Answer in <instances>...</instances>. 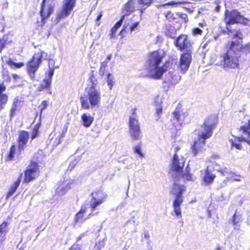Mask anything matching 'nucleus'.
Returning a JSON list of instances; mask_svg holds the SVG:
<instances>
[{
  "mask_svg": "<svg viewBox=\"0 0 250 250\" xmlns=\"http://www.w3.org/2000/svg\"><path fill=\"white\" fill-rule=\"evenodd\" d=\"M173 43L178 50L185 51L181 54L179 62L180 72L185 74L188 69L191 62L193 43L188 35L181 34L175 38Z\"/></svg>",
  "mask_w": 250,
  "mask_h": 250,
  "instance_id": "f257e3e1",
  "label": "nucleus"
},
{
  "mask_svg": "<svg viewBox=\"0 0 250 250\" xmlns=\"http://www.w3.org/2000/svg\"><path fill=\"white\" fill-rule=\"evenodd\" d=\"M224 15V21L228 33L233 34V39H243V35L241 31L240 30L232 29L230 25L238 23L247 25L250 21L249 19L244 17L237 9L226 10Z\"/></svg>",
  "mask_w": 250,
  "mask_h": 250,
  "instance_id": "f03ea898",
  "label": "nucleus"
},
{
  "mask_svg": "<svg viewBox=\"0 0 250 250\" xmlns=\"http://www.w3.org/2000/svg\"><path fill=\"white\" fill-rule=\"evenodd\" d=\"M81 108L84 110L99 107L101 101V92L97 89L85 88V94L80 97Z\"/></svg>",
  "mask_w": 250,
  "mask_h": 250,
  "instance_id": "7ed1b4c3",
  "label": "nucleus"
},
{
  "mask_svg": "<svg viewBox=\"0 0 250 250\" xmlns=\"http://www.w3.org/2000/svg\"><path fill=\"white\" fill-rule=\"evenodd\" d=\"M230 44L229 42L225 44L226 52L220 55V64L224 68L236 69L239 67V57L234 55L236 54L234 49L231 50L229 46Z\"/></svg>",
  "mask_w": 250,
  "mask_h": 250,
  "instance_id": "20e7f679",
  "label": "nucleus"
},
{
  "mask_svg": "<svg viewBox=\"0 0 250 250\" xmlns=\"http://www.w3.org/2000/svg\"><path fill=\"white\" fill-rule=\"evenodd\" d=\"M44 54L45 52L43 50L36 52L26 62V72L28 77L33 81L36 80V73L42 64Z\"/></svg>",
  "mask_w": 250,
  "mask_h": 250,
  "instance_id": "39448f33",
  "label": "nucleus"
},
{
  "mask_svg": "<svg viewBox=\"0 0 250 250\" xmlns=\"http://www.w3.org/2000/svg\"><path fill=\"white\" fill-rule=\"evenodd\" d=\"M218 122V116L215 114H211L206 117L201 125V131L198 137L200 139L206 141L213 134V131L216 128Z\"/></svg>",
  "mask_w": 250,
  "mask_h": 250,
  "instance_id": "423d86ee",
  "label": "nucleus"
},
{
  "mask_svg": "<svg viewBox=\"0 0 250 250\" xmlns=\"http://www.w3.org/2000/svg\"><path fill=\"white\" fill-rule=\"evenodd\" d=\"M186 190V187L174 183L171 190V193L175 195L173 202L174 211L177 217H182V211L180 206L183 202V194Z\"/></svg>",
  "mask_w": 250,
  "mask_h": 250,
  "instance_id": "0eeeda50",
  "label": "nucleus"
},
{
  "mask_svg": "<svg viewBox=\"0 0 250 250\" xmlns=\"http://www.w3.org/2000/svg\"><path fill=\"white\" fill-rule=\"evenodd\" d=\"M33 159H35V161L31 160L29 165L24 170L23 183L28 184L37 179L40 175V166L39 163L37 162L38 157H36L34 155Z\"/></svg>",
  "mask_w": 250,
  "mask_h": 250,
  "instance_id": "6e6552de",
  "label": "nucleus"
},
{
  "mask_svg": "<svg viewBox=\"0 0 250 250\" xmlns=\"http://www.w3.org/2000/svg\"><path fill=\"white\" fill-rule=\"evenodd\" d=\"M136 108L131 110L132 115L130 116L128 123L130 136L132 140H139L142 137V132L140 123L136 118Z\"/></svg>",
  "mask_w": 250,
  "mask_h": 250,
  "instance_id": "1a4fd4ad",
  "label": "nucleus"
},
{
  "mask_svg": "<svg viewBox=\"0 0 250 250\" xmlns=\"http://www.w3.org/2000/svg\"><path fill=\"white\" fill-rule=\"evenodd\" d=\"M176 66L180 68L179 64L178 65L177 59L171 58L166 61L161 66L158 68L154 73L147 76L150 78L159 80L162 78L165 72L174 70Z\"/></svg>",
  "mask_w": 250,
  "mask_h": 250,
  "instance_id": "9d476101",
  "label": "nucleus"
},
{
  "mask_svg": "<svg viewBox=\"0 0 250 250\" xmlns=\"http://www.w3.org/2000/svg\"><path fill=\"white\" fill-rule=\"evenodd\" d=\"M163 59L158 50L152 51L148 54V58L146 61V69L149 72L153 70L156 71L159 65Z\"/></svg>",
  "mask_w": 250,
  "mask_h": 250,
  "instance_id": "9b49d317",
  "label": "nucleus"
},
{
  "mask_svg": "<svg viewBox=\"0 0 250 250\" xmlns=\"http://www.w3.org/2000/svg\"><path fill=\"white\" fill-rule=\"evenodd\" d=\"M76 0H63L61 10L57 13L56 19L60 21L69 15L75 6Z\"/></svg>",
  "mask_w": 250,
  "mask_h": 250,
  "instance_id": "f8f14e48",
  "label": "nucleus"
},
{
  "mask_svg": "<svg viewBox=\"0 0 250 250\" xmlns=\"http://www.w3.org/2000/svg\"><path fill=\"white\" fill-rule=\"evenodd\" d=\"M239 41H229V48L231 50L234 49L237 53H241V55H244L250 58V42L244 45L242 44V39Z\"/></svg>",
  "mask_w": 250,
  "mask_h": 250,
  "instance_id": "ddd939ff",
  "label": "nucleus"
},
{
  "mask_svg": "<svg viewBox=\"0 0 250 250\" xmlns=\"http://www.w3.org/2000/svg\"><path fill=\"white\" fill-rule=\"evenodd\" d=\"M172 114V126L176 131L181 130L184 124L185 113L182 112L180 107L177 106Z\"/></svg>",
  "mask_w": 250,
  "mask_h": 250,
  "instance_id": "4468645a",
  "label": "nucleus"
},
{
  "mask_svg": "<svg viewBox=\"0 0 250 250\" xmlns=\"http://www.w3.org/2000/svg\"><path fill=\"white\" fill-rule=\"evenodd\" d=\"M92 198L90 207L92 211L96 209L97 207L104 203L107 198V194L101 190L93 192L91 194Z\"/></svg>",
  "mask_w": 250,
  "mask_h": 250,
  "instance_id": "2eb2a0df",
  "label": "nucleus"
},
{
  "mask_svg": "<svg viewBox=\"0 0 250 250\" xmlns=\"http://www.w3.org/2000/svg\"><path fill=\"white\" fill-rule=\"evenodd\" d=\"M47 0H42L41 4L40 14L41 16V21L42 24L45 22V20L48 19L53 13L54 6L53 4H46Z\"/></svg>",
  "mask_w": 250,
  "mask_h": 250,
  "instance_id": "dca6fc26",
  "label": "nucleus"
},
{
  "mask_svg": "<svg viewBox=\"0 0 250 250\" xmlns=\"http://www.w3.org/2000/svg\"><path fill=\"white\" fill-rule=\"evenodd\" d=\"M29 139V135L28 131L25 130H21L19 132V136L17 140V150L20 154L25 147L27 146V144Z\"/></svg>",
  "mask_w": 250,
  "mask_h": 250,
  "instance_id": "f3484780",
  "label": "nucleus"
},
{
  "mask_svg": "<svg viewBox=\"0 0 250 250\" xmlns=\"http://www.w3.org/2000/svg\"><path fill=\"white\" fill-rule=\"evenodd\" d=\"M135 10V0H128L124 4L122 9V13L123 15L120 19L124 21L125 17L130 15Z\"/></svg>",
  "mask_w": 250,
  "mask_h": 250,
  "instance_id": "a211bd4d",
  "label": "nucleus"
},
{
  "mask_svg": "<svg viewBox=\"0 0 250 250\" xmlns=\"http://www.w3.org/2000/svg\"><path fill=\"white\" fill-rule=\"evenodd\" d=\"M185 163V160L179 159L177 153H175L172 160L171 168L173 171L181 173L183 171Z\"/></svg>",
  "mask_w": 250,
  "mask_h": 250,
  "instance_id": "6ab92c4d",
  "label": "nucleus"
},
{
  "mask_svg": "<svg viewBox=\"0 0 250 250\" xmlns=\"http://www.w3.org/2000/svg\"><path fill=\"white\" fill-rule=\"evenodd\" d=\"M206 143V141L202 139H200L199 137H198L197 139L194 142L191 146V153L192 155L195 156L201 152L204 149Z\"/></svg>",
  "mask_w": 250,
  "mask_h": 250,
  "instance_id": "aec40b11",
  "label": "nucleus"
},
{
  "mask_svg": "<svg viewBox=\"0 0 250 250\" xmlns=\"http://www.w3.org/2000/svg\"><path fill=\"white\" fill-rule=\"evenodd\" d=\"M72 182L68 183L63 181L59 182L57 188L55 190L56 194L58 196H61L66 193L71 188Z\"/></svg>",
  "mask_w": 250,
  "mask_h": 250,
  "instance_id": "412c9836",
  "label": "nucleus"
},
{
  "mask_svg": "<svg viewBox=\"0 0 250 250\" xmlns=\"http://www.w3.org/2000/svg\"><path fill=\"white\" fill-rule=\"evenodd\" d=\"M241 142H245L250 146V139L246 138L243 136H241L235 137L234 140L230 141L231 146L234 147L238 150H242L243 147L241 144L240 143Z\"/></svg>",
  "mask_w": 250,
  "mask_h": 250,
  "instance_id": "4be33fe9",
  "label": "nucleus"
},
{
  "mask_svg": "<svg viewBox=\"0 0 250 250\" xmlns=\"http://www.w3.org/2000/svg\"><path fill=\"white\" fill-rule=\"evenodd\" d=\"M48 70L45 72V79L50 81L52 83V78L54 73V70L56 68L55 66V61L51 59L48 60Z\"/></svg>",
  "mask_w": 250,
  "mask_h": 250,
  "instance_id": "5701e85b",
  "label": "nucleus"
},
{
  "mask_svg": "<svg viewBox=\"0 0 250 250\" xmlns=\"http://www.w3.org/2000/svg\"><path fill=\"white\" fill-rule=\"evenodd\" d=\"M37 90L38 92L46 90L48 94H51V82L44 78L42 80V82L40 83Z\"/></svg>",
  "mask_w": 250,
  "mask_h": 250,
  "instance_id": "b1692460",
  "label": "nucleus"
},
{
  "mask_svg": "<svg viewBox=\"0 0 250 250\" xmlns=\"http://www.w3.org/2000/svg\"><path fill=\"white\" fill-rule=\"evenodd\" d=\"M88 81L90 84H88L85 88L90 89H96V87L98 84V81L94 74V71L91 70L89 73Z\"/></svg>",
  "mask_w": 250,
  "mask_h": 250,
  "instance_id": "393cba45",
  "label": "nucleus"
},
{
  "mask_svg": "<svg viewBox=\"0 0 250 250\" xmlns=\"http://www.w3.org/2000/svg\"><path fill=\"white\" fill-rule=\"evenodd\" d=\"M154 1V0H137L138 4L140 6L139 10L141 16L144 13L145 9L151 6Z\"/></svg>",
  "mask_w": 250,
  "mask_h": 250,
  "instance_id": "a878e982",
  "label": "nucleus"
},
{
  "mask_svg": "<svg viewBox=\"0 0 250 250\" xmlns=\"http://www.w3.org/2000/svg\"><path fill=\"white\" fill-rule=\"evenodd\" d=\"M21 177L22 173H21L20 176L16 180V181H15L14 183L10 186V187L9 188L6 194L7 198L12 196L13 194L16 192L17 189L18 188V187L20 184Z\"/></svg>",
  "mask_w": 250,
  "mask_h": 250,
  "instance_id": "bb28decb",
  "label": "nucleus"
},
{
  "mask_svg": "<svg viewBox=\"0 0 250 250\" xmlns=\"http://www.w3.org/2000/svg\"><path fill=\"white\" fill-rule=\"evenodd\" d=\"M215 177V174L211 173V172L207 168L205 170L203 181L205 185H209L213 183Z\"/></svg>",
  "mask_w": 250,
  "mask_h": 250,
  "instance_id": "cd10ccee",
  "label": "nucleus"
},
{
  "mask_svg": "<svg viewBox=\"0 0 250 250\" xmlns=\"http://www.w3.org/2000/svg\"><path fill=\"white\" fill-rule=\"evenodd\" d=\"M81 119L83 122V125L86 127H89L93 123L94 119L88 114L83 113L81 115Z\"/></svg>",
  "mask_w": 250,
  "mask_h": 250,
  "instance_id": "c85d7f7f",
  "label": "nucleus"
},
{
  "mask_svg": "<svg viewBox=\"0 0 250 250\" xmlns=\"http://www.w3.org/2000/svg\"><path fill=\"white\" fill-rule=\"evenodd\" d=\"M176 33L177 30L174 26L171 24H168L166 26L165 34L167 36L170 38H174Z\"/></svg>",
  "mask_w": 250,
  "mask_h": 250,
  "instance_id": "c756f323",
  "label": "nucleus"
},
{
  "mask_svg": "<svg viewBox=\"0 0 250 250\" xmlns=\"http://www.w3.org/2000/svg\"><path fill=\"white\" fill-rule=\"evenodd\" d=\"M123 21H124L122 20V19H120L111 28L109 33V37L110 39H113L116 37L117 30L121 26Z\"/></svg>",
  "mask_w": 250,
  "mask_h": 250,
  "instance_id": "7c9ffc66",
  "label": "nucleus"
},
{
  "mask_svg": "<svg viewBox=\"0 0 250 250\" xmlns=\"http://www.w3.org/2000/svg\"><path fill=\"white\" fill-rule=\"evenodd\" d=\"M16 146L14 144L10 146L9 151L5 156V161H11L13 160L16 154Z\"/></svg>",
  "mask_w": 250,
  "mask_h": 250,
  "instance_id": "2f4dec72",
  "label": "nucleus"
},
{
  "mask_svg": "<svg viewBox=\"0 0 250 250\" xmlns=\"http://www.w3.org/2000/svg\"><path fill=\"white\" fill-rule=\"evenodd\" d=\"M165 18L170 22H177V12H172L171 11L165 12L164 13Z\"/></svg>",
  "mask_w": 250,
  "mask_h": 250,
  "instance_id": "473e14b6",
  "label": "nucleus"
},
{
  "mask_svg": "<svg viewBox=\"0 0 250 250\" xmlns=\"http://www.w3.org/2000/svg\"><path fill=\"white\" fill-rule=\"evenodd\" d=\"M6 63L10 68L13 69H20L24 66V63L23 62H15L11 59H9L7 61Z\"/></svg>",
  "mask_w": 250,
  "mask_h": 250,
  "instance_id": "72a5a7b5",
  "label": "nucleus"
},
{
  "mask_svg": "<svg viewBox=\"0 0 250 250\" xmlns=\"http://www.w3.org/2000/svg\"><path fill=\"white\" fill-rule=\"evenodd\" d=\"M181 176L185 180L188 181H193L192 174L190 172V168L188 166L186 167L185 172L182 174Z\"/></svg>",
  "mask_w": 250,
  "mask_h": 250,
  "instance_id": "f704fd0d",
  "label": "nucleus"
},
{
  "mask_svg": "<svg viewBox=\"0 0 250 250\" xmlns=\"http://www.w3.org/2000/svg\"><path fill=\"white\" fill-rule=\"evenodd\" d=\"M8 100V96L7 94H0V111L2 110L5 105L7 104Z\"/></svg>",
  "mask_w": 250,
  "mask_h": 250,
  "instance_id": "c9c22d12",
  "label": "nucleus"
},
{
  "mask_svg": "<svg viewBox=\"0 0 250 250\" xmlns=\"http://www.w3.org/2000/svg\"><path fill=\"white\" fill-rule=\"evenodd\" d=\"M41 126V123H37L33 127L31 136L30 137L32 140L37 138L39 135V129Z\"/></svg>",
  "mask_w": 250,
  "mask_h": 250,
  "instance_id": "e433bc0d",
  "label": "nucleus"
},
{
  "mask_svg": "<svg viewBox=\"0 0 250 250\" xmlns=\"http://www.w3.org/2000/svg\"><path fill=\"white\" fill-rule=\"evenodd\" d=\"M239 130L244 134L247 135L249 137H250V119L248 121L247 125L241 126L239 128Z\"/></svg>",
  "mask_w": 250,
  "mask_h": 250,
  "instance_id": "4c0bfd02",
  "label": "nucleus"
},
{
  "mask_svg": "<svg viewBox=\"0 0 250 250\" xmlns=\"http://www.w3.org/2000/svg\"><path fill=\"white\" fill-rule=\"evenodd\" d=\"M106 76L107 85H108L109 89H111L115 83L113 76L111 73H108Z\"/></svg>",
  "mask_w": 250,
  "mask_h": 250,
  "instance_id": "58836bf2",
  "label": "nucleus"
},
{
  "mask_svg": "<svg viewBox=\"0 0 250 250\" xmlns=\"http://www.w3.org/2000/svg\"><path fill=\"white\" fill-rule=\"evenodd\" d=\"M189 2L188 1H175L174 0L170 1L169 2H167V3L162 5V6H177L179 5L183 4H187L189 3Z\"/></svg>",
  "mask_w": 250,
  "mask_h": 250,
  "instance_id": "ea45409f",
  "label": "nucleus"
},
{
  "mask_svg": "<svg viewBox=\"0 0 250 250\" xmlns=\"http://www.w3.org/2000/svg\"><path fill=\"white\" fill-rule=\"evenodd\" d=\"M177 22H178L179 19H180L182 21H183L185 22H187L188 21V17L186 13L177 12Z\"/></svg>",
  "mask_w": 250,
  "mask_h": 250,
  "instance_id": "a19ab883",
  "label": "nucleus"
},
{
  "mask_svg": "<svg viewBox=\"0 0 250 250\" xmlns=\"http://www.w3.org/2000/svg\"><path fill=\"white\" fill-rule=\"evenodd\" d=\"M191 34L193 36H201L203 34V31L200 28L195 27L191 29Z\"/></svg>",
  "mask_w": 250,
  "mask_h": 250,
  "instance_id": "79ce46f5",
  "label": "nucleus"
},
{
  "mask_svg": "<svg viewBox=\"0 0 250 250\" xmlns=\"http://www.w3.org/2000/svg\"><path fill=\"white\" fill-rule=\"evenodd\" d=\"M134 151L135 153L138 154L141 158H142L144 156V155L141 151V144H138L134 147Z\"/></svg>",
  "mask_w": 250,
  "mask_h": 250,
  "instance_id": "37998d69",
  "label": "nucleus"
},
{
  "mask_svg": "<svg viewBox=\"0 0 250 250\" xmlns=\"http://www.w3.org/2000/svg\"><path fill=\"white\" fill-rule=\"evenodd\" d=\"M84 215L82 213H79L78 212L76 213L75 216V221L76 222H83L85 219L83 218Z\"/></svg>",
  "mask_w": 250,
  "mask_h": 250,
  "instance_id": "c03bdc74",
  "label": "nucleus"
},
{
  "mask_svg": "<svg viewBox=\"0 0 250 250\" xmlns=\"http://www.w3.org/2000/svg\"><path fill=\"white\" fill-rule=\"evenodd\" d=\"M8 225V223L6 221H3L0 224V234L6 232Z\"/></svg>",
  "mask_w": 250,
  "mask_h": 250,
  "instance_id": "a18cd8bd",
  "label": "nucleus"
},
{
  "mask_svg": "<svg viewBox=\"0 0 250 250\" xmlns=\"http://www.w3.org/2000/svg\"><path fill=\"white\" fill-rule=\"evenodd\" d=\"M47 106H48V102L47 101L44 100V101H42V102L40 105V106H41L40 115L42 114L43 110L44 109H45Z\"/></svg>",
  "mask_w": 250,
  "mask_h": 250,
  "instance_id": "49530a36",
  "label": "nucleus"
},
{
  "mask_svg": "<svg viewBox=\"0 0 250 250\" xmlns=\"http://www.w3.org/2000/svg\"><path fill=\"white\" fill-rule=\"evenodd\" d=\"M126 27L127 26L126 25H124L122 29L119 32V34L121 36V38L122 39L126 36Z\"/></svg>",
  "mask_w": 250,
  "mask_h": 250,
  "instance_id": "de8ad7c7",
  "label": "nucleus"
},
{
  "mask_svg": "<svg viewBox=\"0 0 250 250\" xmlns=\"http://www.w3.org/2000/svg\"><path fill=\"white\" fill-rule=\"evenodd\" d=\"M140 22L136 21L134 23H133L129 27V30L130 33H132L139 25Z\"/></svg>",
  "mask_w": 250,
  "mask_h": 250,
  "instance_id": "09e8293b",
  "label": "nucleus"
},
{
  "mask_svg": "<svg viewBox=\"0 0 250 250\" xmlns=\"http://www.w3.org/2000/svg\"><path fill=\"white\" fill-rule=\"evenodd\" d=\"M6 44V40L4 39H0V52L3 49Z\"/></svg>",
  "mask_w": 250,
  "mask_h": 250,
  "instance_id": "8fccbe9b",
  "label": "nucleus"
},
{
  "mask_svg": "<svg viewBox=\"0 0 250 250\" xmlns=\"http://www.w3.org/2000/svg\"><path fill=\"white\" fill-rule=\"evenodd\" d=\"M18 108L16 107L12 106L10 109V118H12L14 115L16 114V111H17Z\"/></svg>",
  "mask_w": 250,
  "mask_h": 250,
  "instance_id": "3c124183",
  "label": "nucleus"
},
{
  "mask_svg": "<svg viewBox=\"0 0 250 250\" xmlns=\"http://www.w3.org/2000/svg\"><path fill=\"white\" fill-rule=\"evenodd\" d=\"M163 112V107L162 105L159 106L155 110V113L159 117V116L162 114Z\"/></svg>",
  "mask_w": 250,
  "mask_h": 250,
  "instance_id": "603ef678",
  "label": "nucleus"
},
{
  "mask_svg": "<svg viewBox=\"0 0 250 250\" xmlns=\"http://www.w3.org/2000/svg\"><path fill=\"white\" fill-rule=\"evenodd\" d=\"M6 86L3 82H0V94H4L3 92L6 90Z\"/></svg>",
  "mask_w": 250,
  "mask_h": 250,
  "instance_id": "864d4df0",
  "label": "nucleus"
},
{
  "mask_svg": "<svg viewBox=\"0 0 250 250\" xmlns=\"http://www.w3.org/2000/svg\"><path fill=\"white\" fill-rule=\"evenodd\" d=\"M103 16V12H101L99 15H98L96 19V24L97 26H99L101 24V22H99V20L101 19L102 17Z\"/></svg>",
  "mask_w": 250,
  "mask_h": 250,
  "instance_id": "5fc2aeb1",
  "label": "nucleus"
},
{
  "mask_svg": "<svg viewBox=\"0 0 250 250\" xmlns=\"http://www.w3.org/2000/svg\"><path fill=\"white\" fill-rule=\"evenodd\" d=\"M66 131H67V127H65L63 130L62 131L61 135H60V138H59V141L58 142V144L60 143L61 142V139H62V138L64 137V136H65V134L66 132Z\"/></svg>",
  "mask_w": 250,
  "mask_h": 250,
  "instance_id": "6e6d98bb",
  "label": "nucleus"
},
{
  "mask_svg": "<svg viewBox=\"0 0 250 250\" xmlns=\"http://www.w3.org/2000/svg\"><path fill=\"white\" fill-rule=\"evenodd\" d=\"M87 208L85 205H83L81 207L80 210L78 211L79 213H82L84 215L86 212Z\"/></svg>",
  "mask_w": 250,
  "mask_h": 250,
  "instance_id": "4d7b16f0",
  "label": "nucleus"
},
{
  "mask_svg": "<svg viewBox=\"0 0 250 250\" xmlns=\"http://www.w3.org/2000/svg\"><path fill=\"white\" fill-rule=\"evenodd\" d=\"M105 69H106V68L100 66V69H99V73L101 76L103 77L104 75Z\"/></svg>",
  "mask_w": 250,
  "mask_h": 250,
  "instance_id": "13d9d810",
  "label": "nucleus"
},
{
  "mask_svg": "<svg viewBox=\"0 0 250 250\" xmlns=\"http://www.w3.org/2000/svg\"><path fill=\"white\" fill-rule=\"evenodd\" d=\"M69 250H81L78 245H73Z\"/></svg>",
  "mask_w": 250,
  "mask_h": 250,
  "instance_id": "bf43d9fd",
  "label": "nucleus"
},
{
  "mask_svg": "<svg viewBox=\"0 0 250 250\" xmlns=\"http://www.w3.org/2000/svg\"><path fill=\"white\" fill-rule=\"evenodd\" d=\"M19 101L18 99H15L13 102L12 106L18 108Z\"/></svg>",
  "mask_w": 250,
  "mask_h": 250,
  "instance_id": "052dcab7",
  "label": "nucleus"
},
{
  "mask_svg": "<svg viewBox=\"0 0 250 250\" xmlns=\"http://www.w3.org/2000/svg\"><path fill=\"white\" fill-rule=\"evenodd\" d=\"M207 25L205 21L198 23V26L201 28H204Z\"/></svg>",
  "mask_w": 250,
  "mask_h": 250,
  "instance_id": "680f3d73",
  "label": "nucleus"
},
{
  "mask_svg": "<svg viewBox=\"0 0 250 250\" xmlns=\"http://www.w3.org/2000/svg\"><path fill=\"white\" fill-rule=\"evenodd\" d=\"M186 10L189 13H192L194 12V10L193 9V8H187V7H185V8Z\"/></svg>",
  "mask_w": 250,
  "mask_h": 250,
  "instance_id": "e2e57ef3",
  "label": "nucleus"
},
{
  "mask_svg": "<svg viewBox=\"0 0 250 250\" xmlns=\"http://www.w3.org/2000/svg\"><path fill=\"white\" fill-rule=\"evenodd\" d=\"M107 65V61H104L101 63V66L106 68Z\"/></svg>",
  "mask_w": 250,
  "mask_h": 250,
  "instance_id": "0e129e2a",
  "label": "nucleus"
},
{
  "mask_svg": "<svg viewBox=\"0 0 250 250\" xmlns=\"http://www.w3.org/2000/svg\"><path fill=\"white\" fill-rule=\"evenodd\" d=\"M214 3L216 4V6L215 8V11H216V12H218L219 11L220 8V6L219 5L220 3Z\"/></svg>",
  "mask_w": 250,
  "mask_h": 250,
  "instance_id": "69168bd1",
  "label": "nucleus"
},
{
  "mask_svg": "<svg viewBox=\"0 0 250 250\" xmlns=\"http://www.w3.org/2000/svg\"><path fill=\"white\" fill-rule=\"evenodd\" d=\"M12 76L14 79H18L20 78V76L17 74H13Z\"/></svg>",
  "mask_w": 250,
  "mask_h": 250,
  "instance_id": "338daca9",
  "label": "nucleus"
},
{
  "mask_svg": "<svg viewBox=\"0 0 250 250\" xmlns=\"http://www.w3.org/2000/svg\"><path fill=\"white\" fill-rule=\"evenodd\" d=\"M214 250H222V248L220 246H217Z\"/></svg>",
  "mask_w": 250,
  "mask_h": 250,
  "instance_id": "774afa93",
  "label": "nucleus"
}]
</instances>
